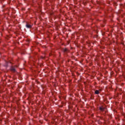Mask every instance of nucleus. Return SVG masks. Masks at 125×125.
<instances>
[{
  "instance_id": "f257e3e1",
  "label": "nucleus",
  "mask_w": 125,
  "mask_h": 125,
  "mask_svg": "<svg viewBox=\"0 0 125 125\" xmlns=\"http://www.w3.org/2000/svg\"><path fill=\"white\" fill-rule=\"evenodd\" d=\"M26 27L27 28H32V25L29 24H26Z\"/></svg>"
},
{
  "instance_id": "f03ea898",
  "label": "nucleus",
  "mask_w": 125,
  "mask_h": 125,
  "mask_svg": "<svg viewBox=\"0 0 125 125\" xmlns=\"http://www.w3.org/2000/svg\"><path fill=\"white\" fill-rule=\"evenodd\" d=\"M95 94H99V91H98V90H96L95 91Z\"/></svg>"
},
{
  "instance_id": "7ed1b4c3",
  "label": "nucleus",
  "mask_w": 125,
  "mask_h": 125,
  "mask_svg": "<svg viewBox=\"0 0 125 125\" xmlns=\"http://www.w3.org/2000/svg\"><path fill=\"white\" fill-rule=\"evenodd\" d=\"M100 109L101 110V111H104V108L103 107H100Z\"/></svg>"
},
{
  "instance_id": "20e7f679",
  "label": "nucleus",
  "mask_w": 125,
  "mask_h": 125,
  "mask_svg": "<svg viewBox=\"0 0 125 125\" xmlns=\"http://www.w3.org/2000/svg\"><path fill=\"white\" fill-rule=\"evenodd\" d=\"M63 51H67V48L63 49Z\"/></svg>"
},
{
  "instance_id": "39448f33",
  "label": "nucleus",
  "mask_w": 125,
  "mask_h": 125,
  "mask_svg": "<svg viewBox=\"0 0 125 125\" xmlns=\"http://www.w3.org/2000/svg\"><path fill=\"white\" fill-rule=\"evenodd\" d=\"M13 71H15V69H13Z\"/></svg>"
}]
</instances>
